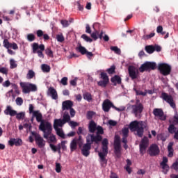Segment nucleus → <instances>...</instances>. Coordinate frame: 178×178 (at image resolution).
I'll return each instance as SVG.
<instances>
[{
  "label": "nucleus",
  "instance_id": "11",
  "mask_svg": "<svg viewBox=\"0 0 178 178\" xmlns=\"http://www.w3.org/2000/svg\"><path fill=\"white\" fill-rule=\"evenodd\" d=\"M83 140L81 136H79V138H74L70 143L71 152H73V151L77 149V145L79 147H81L83 146Z\"/></svg>",
  "mask_w": 178,
  "mask_h": 178
},
{
  "label": "nucleus",
  "instance_id": "54",
  "mask_svg": "<svg viewBox=\"0 0 178 178\" xmlns=\"http://www.w3.org/2000/svg\"><path fill=\"white\" fill-rule=\"evenodd\" d=\"M56 40L58 42H63L65 41V37L63 34H59L56 35Z\"/></svg>",
  "mask_w": 178,
  "mask_h": 178
},
{
  "label": "nucleus",
  "instance_id": "12",
  "mask_svg": "<svg viewBox=\"0 0 178 178\" xmlns=\"http://www.w3.org/2000/svg\"><path fill=\"white\" fill-rule=\"evenodd\" d=\"M31 134L35 138V141L38 147L39 148H44L45 147V141L44 140V138L42 137L40 134L35 131H32Z\"/></svg>",
  "mask_w": 178,
  "mask_h": 178
},
{
  "label": "nucleus",
  "instance_id": "9",
  "mask_svg": "<svg viewBox=\"0 0 178 178\" xmlns=\"http://www.w3.org/2000/svg\"><path fill=\"white\" fill-rule=\"evenodd\" d=\"M161 97L163 101L167 102V104H170V106L172 108V109H176V103L175 102V99H173V96L169 95L166 92H162Z\"/></svg>",
  "mask_w": 178,
  "mask_h": 178
},
{
  "label": "nucleus",
  "instance_id": "58",
  "mask_svg": "<svg viewBox=\"0 0 178 178\" xmlns=\"http://www.w3.org/2000/svg\"><path fill=\"white\" fill-rule=\"evenodd\" d=\"M56 172L57 173H60V172H62V165H60V163H56Z\"/></svg>",
  "mask_w": 178,
  "mask_h": 178
},
{
  "label": "nucleus",
  "instance_id": "36",
  "mask_svg": "<svg viewBox=\"0 0 178 178\" xmlns=\"http://www.w3.org/2000/svg\"><path fill=\"white\" fill-rule=\"evenodd\" d=\"M35 77V72L33 70H29L26 74V79L28 80H31Z\"/></svg>",
  "mask_w": 178,
  "mask_h": 178
},
{
  "label": "nucleus",
  "instance_id": "25",
  "mask_svg": "<svg viewBox=\"0 0 178 178\" xmlns=\"http://www.w3.org/2000/svg\"><path fill=\"white\" fill-rule=\"evenodd\" d=\"M33 118H35L36 121L38 123H41L42 122L44 121V120H42V114L41 113V112H40L39 110L33 112Z\"/></svg>",
  "mask_w": 178,
  "mask_h": 178
},
{
  "label": "nucleus",
  "instance_id": "22",
  "mask_svg": "<svg viewBox=\"0 0 178 178\" xmlns=\"http://www.w3.org/2000/svg\"><path fill=\"white\" fill-rule=\"evenodd\" d=\"M8 144L10 147H13V145L20 147V145L23 144V140L21 138H10L8 141Z\"/></svg>",
  "mask_w": 178,
  "mask_h": 178
},
{
  "label": "nucleus",
  "instance_id": "29",
  "mask_svg": "<svg viewBox=\"0 0 178 178\" xmlns=\"http://www.w3.org/2000/svg\"><path fill=\"white\" fill-rule=\"evenodd\" d=\"M104 35V32L102 31L99 33V31H95V32H93L91 34V37H92V38H93V40H95V41H97V40H98V36H99V38H100V40H102V35Z\"/></svg>",
  "mask_w": 178,
  "mask_h": 178
},
{
  "label": "nucleus",
  "instance_id": "59",
  "mask_svg": "<svg viewBox=\"0 0 178 178\" xmlns=\"http://www.w3.org/2000/svg\"><path fill=\"white\" fill-rule=\"evenodd\" d=\"M152 37H155V33H151L149 35H143L144 40H149V38H152Z\"/></svg>",
  "mask_w": 178,
  "mask_h": 178
},
{
  "label": "nucleus",
  "instance_id": "19",
  "mask_svg": "<svg viewBox=\"0 0 178 178\" xmlns=\"http://www.w3.org/2000/svg\"><path fill=\"white\" fill-rule=\"evenodd\" d=\"M128 72L129 77H131L132 80H136V79L138 77V69L136 68V67L130 65L128 67Z\"/></svg>",
  "mask_w": 178,
  "mask_h": 178
},
{
  "label": "nucleus",
  "instance_id": "62",
  "mask_svg": "<svg viewBox=\"0 0 178 178\" xmlns=\"http://www.w3.org/2000/svg\"><path fill=\"white\" fill-rule=\"evenodd\" d=\"M108 74H113L115 73V66H111V68L107 70Z\"/></svg>",
  "mask_w": 178,
  "mask_h": 178
},
{
  "label": "nucleus",
  "instance_id": "48",
  "mask_svg": "<svg viewBox=\"0 0 178 178\" xmlns=\"http://www.w3.org/2000/svg\"><path fill=\"white\" fill-rule=\"evenodd\" d=\"M96 130H97L96 134L99 136L104 134V128H102V127L98 125L97 127L96 128Z\"/></svg>",
  "mask_w": 178,
  "mask_h": 178
},
{
  "label": "nucleus",
  "instance_id": "50",
  "mask_svg": "<svg viewBox=\"0 0 178 178\" xmlns=\"http://www.w3.org/2000/svg\"><path fill=\"white\" fill-rule=\"evenodd\" d=\"M170 169H173L175 172H178V159L170 166Z\"/></svg>",
  "mask_w": 178,
  "mask_h": 178
},
{
  "label": "nucleus",
  "instance_id": "14",
  "mask_svg": "<svg viewBox=\"0 0 178 178\" xmlns=\"http://www.w3.org/2000/svg\"><path fill=\"white\" fill-rule=\"evenodd\" d=\"M122 151V145L120 143V137L118 135L114 138V152L117 156H120Z\"/></svg>",
  "mask_w": 178,
  "mask_h": 178
},
{
  "label": "nucleus",
  "instance_id": "15",
  "mask_svg": "<svg viewBox=\"0 0 178 178\" xmlns=\"http://www.w3.org/2000/svg\"><path fill=\"white\" fill-rule=\"evenodd\" d=\"M156 67V63L152 62H146L139 67V72L144 73L145 70H154Z\"/></svg>",
  "mask_w": 178,
  "mask_h": 178
},
{
  "label": "nucleus",
  "instance_id": "41",
  "mask_svg": "<svg viewBox=\"0 0 178 178\" xmlns=\"http://www.w3.org/2000/svg\"><path fill=\"white\" fill-rule=\"evenodd\" d=\"M17 67V63L15 59L11 58L10 60V69H16Z\"/></svg>",
  "mask_w": 178,
  "mask_h": 178
},
{
  "label": "nucleus",
  "instance_id": "51",
  "mask_svg": "<svg viewBox=\"0 0 178 178\" xmlns=\"http://www.w3.org/2000/svg\"><path fill=\"white\" fill-rule=\"evenodd\" d=\"M95 115V113L93 111H88L86 113V118L88 120H91L92 119V117Z\"/></svg>",
  "mask_w": 178,
  "mask_h": 178
},
{
  "label": "nucleus",
  "instance_id": "33",
  "mask_svg": "<svg viewBox=\"0 0 178 178\" xmlns=\"http://www.w3.org/2000/svg\"><path fill=\"white\" fill-rule=\"evenodd\" d=\"M83 99L85 101H87L88 102H91L92 101V96L91 95V93L88 92H86L83 94Z\"/></svg>",
  "mask_w": 178,
  "mask_h": 178
},
{
  "label": "nucleus",
  "instance_id": "32",
  "mask_svg": "<svg viewBox=\"0 0 178 178\" xmlns=\"http://www.w3.org/2000/svg\"><path fill=\"white\" fill-rule=\"evenodd\" d=\"M173 145H174V143L173 142H170L169 144H168V156L169 158H172V156H173Z\"/></svg>",
  "mask_w": 178,
  "mask_h": 178
},
{
  "label": "nucleus",
  "instance_id": "55",
  "mask_svg": "<svg viewBox=\"0 0 178 178\" xmlns=\"http://www.w3.org/2000/svg\"><path fill=\"white\" fill-rule=\"evenodd\" d=\"M68 124L69 126L72 127V129H75V127H77V126H79V123L74 121H70Z\"/></svg>",
  "mask_w": 178,
  "mask_h": 178
},
{
  "label": "nucleus",
  "instance_id": "56",
  "mask_svg": "<svg viewBox=\"0 0 178 178\" xmlns=\"http://www.w3.org/2000/svg\"><path fill=\"white\" fill-rule=\"evenodd\" d=\"M9 72V70L5 67H0V73H2V74L8 75V73Z\"/></svg>",
  "mask_w": 178,
  "mask_h": 178
},
{
  "label": "nucleus",
  "instance_id": "57",
  "mask_svg": "<svg viewBox=\"0 0 178 178\" xmlns=\"http://www.w3.org/2000/svg\"><path fill=\"white\" fill-rule=\"evenodd\" d=\"M15 102L18 106H22L23 105V99L22 97H17Z\"/></svg>",
  "mask_w": 178,
  "mask_h": 178
},
{
  "label": "nucleus",
  "instance_id": "49",
  "mask_svg": "<svg viewBox=\"0 0 178 178\" xmlns=\"http://www.w3.org/2000/svg\"><path fill=\"white\" fill-rule=\"evenodd\" d=\"M122 137H129V128L124 127L122 129Z\"/></svg>",
  "mask_w": 178,
  "mask_h": 178
},
{
  "label": "nucleus",
  "instance_id": "10",
  "mask_svg": "<svg viewBox=\"0 0 178 178\" xmlns=\"http://www.w3.org/2000/svg\"><path fill=\"white\" fill-rule=\"evenodd\" d=\"M159 70L163 76H169L172 72V67L169 64L163 63L159 64Z\"/></svg>",
  "mask_w": 178,
  "mask_h": 178
},
{
  "label": "nucleus",
  "instance_id": "43",
  "mask_svg": "<svg viewBox=\"0 0 178 178\" xmlns=\"http://www.w3.org/2000/svg\"><path fill=\"white\" fill-rule=\"evenodd\" d=\"M110 49L113 51L115 52V54H116L117 55H120L121 54V51H120V49H119V47H116V46H113V47H111Z\"/></svg>",
  "mask_w": 178,
  "mask_h": 178
},
{
  "label": "nucleus",
  "instance_id": "13",
  "mask_svg": "<svg viewBox=\"0 0 178 178\" xmlns=\"http://www.w3.org/2000/svg\"><path fill=\"white\" fill-rule=\"evenodd\" d=\"M149 145V140L148 139V137H143L139 145L140 153L141 154V155H144V154L147 152V148H148Z\"/></svg>",
  "mask_w": 178,
  "mask_h": 178
},
{
  "label": "nucleus",
  "instance_id": "30",
  "mask_svg": "<svg viewBox=\"0 0 178 178\" xmlns=\"http://www.w3.org/2000/svg\"><path fill=\"white\" fill-rule=\"evenodd\" d=\"M63 121L64 123H69L70 122V115H69V112L65 111L63 115Z\"/></svg>",
  "mask_w": 178,
  "mask_h": 178
},
{
  "label": "nucleus",
  "instance_id": "39",
  "mask_svg": "<svg viewBox=\"0 0 178 178\" xmlns=\"http://www.w3.org/2000/svg\"><path fill=\"white\" fill-rule=\"evenodd\" d=\"M160 165L163 169V173H164V175H166L169 172V170L170 169V168L169 167V165L168 164H160Z\"/></svg>",
  "mask_w": 178,
  "mask_h": 178
},
{
  "label": "nucleus",
  "instance_id": "37",
  "mask_svg": "<svg viewBox=\"0 0 178 178\" xmlns=\"http://www.w3.org/2000/svg\"><path fill=\"white\" fill-rule=\"evenodd\" d=\"M145 51H146V52L149 55H151V54H154V52H155L154 50V45L151 44L145 46Z\"/></svg>",
  "mask_w": 178,
  "mask_h": 178
},
{
  "label": "nucleus",
  "instance_id": "20",
  "mask_svg": "<svg viewBox=\"0 0 178 178\" xmlns=\"http://www.w3.org/2000/svg\"><path fill=\"white\" fill-rule=\"evenodd\" d=\"M159 154V147L156 144H152L149 148V155L150 156H156Z\"/></svg>",
  "mask_w": 178,
  "mask_h": 178
},
{
  "label": "nucleus",
  "instance_id": "44",
  "mask_svg": "<svg viewBox=\"0 0 178 178\" xmlns=\"http://www.w3.org/2000/svg\"><path fill=\"white\" fill-rule=\"evenodd\" d=\"M3 44L4 48H6V49H9V48H10L12 45V43L9 42V40H8V39H4Z\"/></svg>",
  "mask_w": 178,
  "mask_h": 178
},
{
  "label": "nucleus",
  "instance_id": "42",
  "mask_svg": "<svg viewBox=\"0 0 178 178\" xmlns=\"http://www.w3.org/2000/svg\"><path fill=\"white\" fill-rule=\"evenodd\" d=\"M177 131V128L173 124H170L168 127V131L170 134H174Z\"/></svg>",
  "mask_w": 178,
  "mask_h": 178
},
{
  "label": "nucleus",
  "instance_id": "45",
  "mask_svg": "<svg viewBox=\"0 0 178 178\" xmlns=\"http://www.w3.org/2000/svg\"><path fill=\"white\" fill-rule=\"evenodd\" d=\"M60 23H61L63 27H69V26H70V24L72 23V21H67L66 19H63L60 21Z\"/></svg>",
  "mask_w": 178,
  "mask_h": 178
},
{
  "label": "nucleus",
  "instance_id": "27",
  "mask_svg": "<svg viewBox=\"0 0 178 178\" xmlns=\"http://www.w3.org/2000/svg\"><path fill=\"white\" fill-rule=\"evenodd\" d=\"M49 147L53 152H58V154H60V149L62 148L61 143H58L57 145L50 143Z\"/></svg>",
  "mask_w": 178,
  "mask_h": 178
},
{
  "label": "nucleus",
  "instance_id": "52",
  "mask_svg": "<svg viewBox=\"0 0 178 178\" xmlns=\"http://www.w3.org/2000/svg\"><path fill=\"white\" fill-rule=\"evenodd\" d=\"M81 38H83V40H84V41H86V42H92V39H91V38L88 37L86 34H83L81 35Z\"/></svg>",
  "mask_w": 178,
  "mask_h": 178
},
{
  "label": "nucleus",
  "instance_id": "2",
  "mask_svg": "<svg viewBox=\"0 0 178 178\" xmlns=\"http://www.w3.org/2000/svg\"><path fill=\"white\" fill-rule=\"evenodd\" d=\"M129 129L131 131H136L138 137H143L144 134V129H147V122L144 121H132L129 124Z\"/></svg>",
  "mask_w": 178,
  "mask_h": 178
},
{
  "label": "nucleus",
  "instance_id": "35",
  "mask_svg": "<svg viewBox=\"0 0 178 178\" xmlns=\"http://www.w3.org/2000/svg\"><path fill=\"white\" fill-rule=\"evenodd\" d=\"M76 50L78 52H80V54H81V55H86V54L87 53V49H86V47L81 46V44H80L79 47H77L76 48Z\"/></svg>",
  "mask_w": 178,
  "mask_h": 178
},
{
  "label": "nucleus",
  "instance_id": "53",
  "mask_svg": "<svg viewBox=\"0 0 178 178\" xmlns=\"http://www.w3.org/2000/svg\"><path fill=\"white\" fill-rule=\"evenodd\" d=\"M134 91L136 92V95H142L143 97H145L147 95V91L143 92L141 90H138L136 88L134 89Z\"/></svg>",
  "mask_w": 178,
  "mask_h": 178
},
{
  "label": "nucleus",
  "instance_id": "26",
  "mask_svg": "<svg viewBox=\"0 0 178 178\" xmlns=\"http://www.w3.org/2000/svg\"><path fill=\"white\" fill-rule=\"evenodd\" d=\"M48 95L51 97L52 99H58V92L54 88H49L48 90Z\"/></svg>",
  "mask_w": 178,
  "mask_h": 178
},
{
  "label": "nucleus",
  "instance_id": "46",
  "mask_svg": "<svg viewBox=\"0 0 178 178\" xmlns=\"http://www.w3.org/2000/svg\"><path fill=\"white\" fill-rule=\"evenodd\" d=\"M45 54L49 58H54V51H51V48L48 47L45 49Z\"/></svg>",
  "mask_w": 178,
  "mask_h": 178
},
{
  "label": "nucleus",
  "instance_id": "63",
  "mask_svg": "<svg viewBox=\"0 0 178 178\" xmlns=\"http://www.w3.org/2000/svg\"><path fill=\"white\" fill-rule=\"evenodd\" d=\"M13 88L15 92V94H20V91H19V88L17 86L16 84H13Z\"/></svg>",
  "mask_w": 178,
  "mask_h": 178
},
{
  "label": "nucleus",
  "instance_id": "21",
  "mask_svg": "<svg viewBox=\"0 0 178 178\" xmlns=\"http://www.w3.org/2000/svg\"><path fill=\"white\" fill-rule=\"evenodd\" d=\"M111 108H113V103L109 99L104 100L102 104V109L104 112H109Z\"/></svg>",
  "mask_w": 178,
  "mask_h": 178
},
{
  "label": "nucleus",
  "instance_id": "5",
  "mask_svg": "<svg viewBox=\"0 0 178 178\" xmlns=\"http://www.w3.org/2000/svg\"><path fill=\"white\" fill-rule=\"evenodd\" d=\"M62 109L63 111H70L71 118L76 116V111L73 108V102L70 100L64 101L62 103Z\"/></svg>",
  "mask_w": 178,
  "mask_h": 178
},
{
  "label": "nucleus",
  "instance_id": "28",
  "mask_svg": "<svg viewBox=\"0 0 178 178\" xmlns=\"http://www.w3.org/2000/svg\"><path fill=\"white\" fill-rule=\"evenodd\" d=\"M97 127H98V126H97V123H95L94 120H91L89 122L88 130L90 133H95V131H97Z\"/></svg>",
  "mask_w": 178,
  "mask_h": 178
},
{
  "label": "nucleus",
  "instance_id": "16",
  "mask_svg": "<svg viewBox=\"0 0 178 178\" xmlns=\"http://www.w3.org/2000/svg\"><path fill=\"white\" fill-rule=\"evenodd\" d=\"M100 79L102 80L98 81L97 84L99 86V87H103L105 88V87H106L109 83V77L108 76V74L105 72H101Z\"/></svg>",
  "mask_w": 178,
  "mask_h": 178
},
{
  "label": "nucleus",
  "instance_id": "18",
  "mask_svg": "<svg viewBox=\"0 0 178 178\" xmlns=\"http://www.w3.org/2000/svg\"><path fill=\"white\" fill-rule=\"evenodd\" d=\"M153 115L160 120H166V116L165 115V113H163V110H162V108H154L153 110Z\"/></svg>",
  "mask_w": 178,
  "mask_h": 178
},
{
  "label": "nucleus",
  "instance_id": "47",
  "mask_svg": "<svg viewBox=\"0 0 178 178\" xmlns=\"http://www.w3.org/2000/svg\"><path fill=\"white\" fill-rule=\"evenodd\" d=\"M48 143H56V137H55V135L51 134V135H49L48 136Z\"/></svg>",
  "mask_w": 178,
  "mask_h": 178
},
{
  "label": "nucleus",
  "instance_id": "24",
  "mask_svg": "<svg viewBox=\"0 0 178 178\" xmlns=\"http://www.w3.org/2000/svg\"><path fill=\"white\" fill-rule=\"evenodd\" d=\"M66 124L63 119H55L54 122V129H60Z\"/></svg>",
  "mask_w": 178,
  "mask_h": 178
},
{
  "label": "nucleus",
  "instance_id": "61",
  "mask_svg": "<svg viewBox=\"0 0 178 178\" xmlns=\"http://www.w3.org/2000/svg\"><path fill=\"white\" fill-rule=\"evenodd\" d=\"M154 51H156V52H161L162 51V47L158 44L154 45Z\"/></svg>",
  "mask_w": 178,
  "mask_h": 178
},
{
  "label": "nucleus",
  "instance_id": "4",
  "mask_svg": "<svg viewBox=\"0 0 178 178\" xmlns=\"http://www.w3.org/2000/svg\"><path fill=\"white\" fill-rule=\"evenodd\" d=\"M131 113H133L135 118L140 119L141 118V113L144 111V106L142 104L140 100L137 99L136 104L131 106Z\"/></svg>",
  "mask_w": 178,
  "mask_h": 178
},
{
  "label": "nucleus",
  "instance_id": "23",
  "mask_svg": "<svg viewBox=\"0 0 178 178\" xmlns=\"http://www.w3.org/2000/svg\"><path fill=\"white\" fill-rule=\"evenodd\" d=\"M90 143L92 144V143H95L96 144H98L99 141H102V136L101 135H98L96 134V136L92 134L90 135Z\"/></svg>",
  "mask_w": 178,
  "mask_h": 178
},
{
  "label": "nucleus",
  "instance_id": "38",
  "mask_svg": "<svg viewBox=\"0 0 178 178\" xmlns=\"http://www.w3.org/2000/svg\"><path fill=\"white\" fill-rule=\"evenodd\" d=\"M54 130H56L57 136H58L61 138H65V133H63V130H62V129L56 128L54 129Z\"/></svg>",
  "mask_w": 178,
  "mask_h": 178
},
{
  "label": "nucleus",
  "instance_id": "34",
  "mask_svg": "<svg viewBox=\"0 0 178 178\" xmlns=\"http://www.w3.org/2000/svg\"><path fill=\"white\" fill-rule=\"evenodd\" d=\"M41 69L43 73H49L51 72V66L47 64H42L41 65Z\"/></svg>",
  "mask_w": 178,
  "mask_h": 178
},
{
  "label": "nucleus",
  "instance_id": "7",
  "mask_svg": "<svg viewBox=\"0 0 178 178\" xmlns=\"http://www.w3.org/2000/svg\"><path fill=\"white\" fill-rule=\"evenodd\" d=\"M21 87L22 88V92L24 94H29V92H35L37 91V85L34 83H22L21 84Z\"/></svg>",
  "mask_w": 178,
  "mask_h": 178
},
{
  "label": "nucleus",
  "instance_id": "6",
  "mask_svg": "<svg viewBox=\"0 0 178 178\" xmlns=\"http://www.w3.org/2000/svg\"><path fill=\"white\" fill-rule=\"evenodd\" d=\"M32 49L33 54H38V56L43 59L44 54L42 53V51H45V45L43 44L38 45V43L34 42L32 44Z\"/></svg>",
  "mask_w": 178,
  "mask_h": 178
},
{
  "label": "nucleus",
  "instance_id": "3",
  "mask_svg": "<svg viewBox=\"0 0 178 178\" xmlns=\"http://www.w3.org/2000/svg\"><path fill=\"white\" fill-rule=\"evenodd\" d=\"M39 130L42 131L44 138L48 140V137L52 134V124L47 120L42 121L39 125Z\"/></svg>",
  "mask_w": 178,
  "mask_h": 178
},
{
  "label": "nucleus",
  "instance_id": "17",
  "mask_svg": "<svg viewBox=\"0 0 178 178\" xmlns=\"http://www.w3.org/2000/svg\"><path fill=\"white\" fill-rule=\"evenodd\" d=\"M87 143L83 145L81 149V154L83 156H88L90 155V151L91 149V143H90V139L87 138L86 139Z\"/></svg>",
  "mask_w": 178,
  "mask_h": 178
},
{
  "label": "nucleus",
  "instance_id": "8",
  "mask_svg": "<svg viewBox=\"0 0 178 178\" xmlns=\"http://www.w3.org/2000/svg\"><path fill=\"white\" fill-rule=\"evenodd\" d=\"M4 113L5 115H10V116H16V118L18 119V120H20V119H23L25 115L23 112L17 113L16 111L12 109V107L10 106H7V108L4 111Z\"/></svg>",
  "mask_w": 178,
  "mask_h": 178
},
{
  "label": "nucleus",
  "instance_id": "60",
  "mask_svg": "<svg viewBox=\"0 0 178 178\" xmlns=\"http://www.w3.org/2000/svg\"><path fill=\"white\" fill-rule=\"evenodd\" d=\"M60 83L63 85V86H67V77L65 76V77H63L60 80Z\"/></svg>",
  "mask_w": 178,
  "mask_h": 178
},
{
  "label": "nucleus",
  "instance_id": "40",
  "mask_svg": "<svg viewBox=\"0 0 178 178\" xmlns=\"http://www.w3.org/2000/svg\"><path fill=\"white\" fill-rule=\"evenodd\" d=\"M26 40L29 42H33V41H35V35L33 33H29L26 35Z\"/></svg>",
  "mask_w": 178,
  "mask_h": 178
},
{
  "label": "nucleus",
  "instance_id": "31",
  "mask_svg": "<svg viewBox=\"0 0 178 178\" xmlns=\"http://www.w3.org/2000/svg\"><path fill=\"white\" fill-rule=\"evenodd\" d=\"M111 82L114 83V86H116V83L118 84H122V78L118 75H115L111 78Z\"/></svg>",
  "mask_w": 178,
  "mask_h": 178
},
{
  "label": "nucleus",
  "instance_id": "64",
  "mask_svg": "<svg viewBox=\"0 0 178 178\" xmlns=\"http://www.w3.org/2000/svg\"><path fill=\"white\" fill-rule=\"evenodd\" d=\"M174 122L176 124H178V113L177 111L175 112V115H174Z\"/></svg>",
  "mask_w": 178,
  "mask_h": 178
},
{
  "label": "nucleus",
  "instance_id": "1",
  "mask_svg": "<svg viewBox=\"0 0 178 178\" xmlns=\"http://www.w3.org/2000/svg\"><path fill=\"white\" fill-rule=\"evenodd\" d=\"M109 142L108 139L104 138L102 142V152H98V155L99 158V163L102 168H105L108 163V160H106V156H108V145Z\"/></svg>",
  "mask_w": 178,
  "mask_h": 178
}]
</instances>
